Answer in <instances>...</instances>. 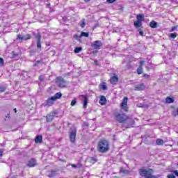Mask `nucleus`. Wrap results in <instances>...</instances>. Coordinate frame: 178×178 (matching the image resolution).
Returning a JSON list of instances; mask_svg holds the SVG:
<instances>
[{"label":"nucleus","mask_w":178,"mask_h":178,"mask_svg":"<svg viewBox=\"0 0 178 178\" xmlns=\"http://www.w3.org/2000/svg\"><path fill=\"white\" fill-rule=\"evenodd\" d=\"M97 149L99 152H107L109 151V142L106 140H101L98 143Z\"/></svg>","instance_id":"f257e3e1"},{"label":"nucleus","mask_w":178,"mask_h":178,"mask_svg":"<svg viewBox=\"0 0 178 178\" xmlns=\"http://www.w3.org/2000/svg\"><path fill=\"white\" fill-rule=\"evenodd\" d=\"M139 173L140 176L145 178H158L154 175H152V169H149V170L140 169L139 170Z\"/></svg>","instance_id":"f03ea898"},{"label":"nucleus","mask_w":178,"mask_h":178,"mask_svg":"<svg viewBox=\"0 0 178 178\" xmlns=\"http://www.w3.org/2000/svg\"><path fill=\"white\" fill-rule=\"evenodd\" d=\"M56 83L58 86V87H59V88H66V86H67V81L65 80V79H63V77L62 76H58L56 78Z\"/></svg>","instance_id":"7ed1b4c3"},{"label":"nucleus","mask_w":178,"mask_h":178,"mask_svg":"<svg viewBox=\"0 0 178 178\" xmlns=\"http://www.w3.org/2000/svg\"><path fill=\"white\" fill-rule=\"evenodd\" d=\"M115 119L120 123H123L125 120H127V115L125 114H117L115 115Z\"/></svg>","instance_id":"20e7f679"},{"label":"nucleus","mask_w":178,"mask_h":178,"mask_svg":"<svg viewBox=\"0 0 178 178\" xmlns=\"http://www.w3.org/2000/svg\"><path fill=\"white\" fill-rule=\"evenodd\" d=\"M58 114V112L56 111H52L49 114H48L46 116V120L47 122H52L54 120V118H55V115Z\"/></svg>","instance_id":"39448f33"},{"label":"nucleus","mask_w":178,"mask_h":178,"mask_svg":"<svg viewBox=\"0 0 178 178\" xmlns=\"http://www.w3.org/2000/svg\"><path fill=\"white\" fill-rule=\"evenodd\" d=\"M77 131L74 129L71 132H70V143H74L76 141V134Z\"/></svg>","instance_id":"423d86ee"},{"label":"nucleus","mask_w":178,"mask_h":178,"mask_svg":"<svg viewBox=\"0 0 178 178\" xmlns=\"http://www.w3.org/2000/svg\"><path fill=\"white\" fill-rule=\"evenodd\" d=\"M91 47L94 48V49H101V47H102V42L99 40H96L93 42L91 44Z\"/></svg>","instance_id":"0eeeda50"},{"label":"nucleus","mask_w":178,"mask_h":178,"mask_svg":"<svg viewBox=\"0 0 178 178\" xmlns=\"http://www.w3.org/2000/svg\"><path fill=\"white\" fill-rule=\"evenodd\" d=\"M121 108L127 111V97H124L121 104Z\"/></svg>","instance_id":"6e6552de"},{"label":"nucleus","mask_w":178,"mask_h":178,"mask_svg":"<svg viewBox=\"0 0 178 178\" xmlns=\"http://www.w3.org/2000/svg\"><path fill=\"white\" fill-rule=\"evenodd\" d=\"M27 166H29V168H34V166H37V161L34 159H31L28 162Z\"/></svg>","instance_id":"1a4fd4ad"},{"label":"nucleus","mask_w":178,"mask_h":178,"mask_svg":"<svg viewBox=\"0 0 178 178\" xmlns=\"http://www.w3.org/2000/svg\"><path fill=\"white\" fill-rule=\"evenodd\" d=\"M144 88H145L144 83L137 85L136 86H135V91H143Z\"/></svg>","instance_id":"9d476101"},{"label":"nucleus","mask_w":178,"mask_h":178,"mask_svg":"<svg viewBox=\"0 0 178 178\" xmlns=\"http://www.w3.org/2000/svg\"><path fill=\"white\" fill-rule=\"evenodd\" d=\"M55 101L56 100L54 99V97H51V98H49L46 101V102H47L46 105H48L49 106H51L54 105V102H55Z\"/></svg>","instance_id":"9b49d317"},{"label":"nucleus","mask_w":178,"mask_h":178,"mask_svg":"<svg viewBox=\"0 0 178 178\" xmlns=\"http://www.w3.org/2000/svg\"><path fill=\"white\" fill-rule=\"evenodd\" d=\"M110 81L111 84H116L118 81H119V78L118 77V76H114L111 78Z\"/></svg>","instance_id":"f8f14e48"},{"label":"nucleus","mask_w":178,"mask_h":178,"mask_svg":"<svg viewBox=\"0 0 178 178\" xmlns=\"http://www.w3.org/2000/svg\"><path fill=\"white\" fill-rule=\"evenodd\" d=\"M33 35L34 37V38H35V40H37L38 41H40L41 38H42V36L41 35V33H33Z\"/></svg>","instance_id":"ddd939ff"},{"label":"nucleus","mask_w":178,"mask_h":178,"mask_svg":"<svg viewBox=\"0 0 178 178\" xmlns=\"http://www.w3.org/2000/svg\"><path fill=\"white\" fill-rule=\"evenodd\" d=\"M35 143L36 144H41V143H42V136H37L35 139Z\"/></svg>","instance_id":"4468645a"},{"label":"nucleus","mask_w":178,"mask_h":178,"mask_svg":"<svg viewBox=\"0 0 178 178\" xmlns=\"http://www.w3.org/2000/svg\"><path fill=\"white\" fill-rule=\"evenodd\" d=\"M100 105H106V97L105 96H102L99 99Z\"/></svg>","instance_id":"2eb2a0df"},{"label":"nucleus","mask_w":178,"mask_h":178,"mask_svg":"<svg viewBox=\"0 0 178 178\" xmlns=\"http://www.w3.org/2000/svg\"><path fill=\"white\" fill-rule=\"evenodd\" d=\"M81 97L83 99V108L86 109V108H87V104H88V98L84 95H82Z\"/></svg>","instance_id":"dca6fc26"},{"label":"nucleus","mask_w":178,"mask_h":178,"mask_svg":"<svg viewBox=\"0 0 178 178\" xmlns=\"http://www.w3.org/2000/svg\"><path fill=\"white\" fill-rule=\"evenodd\" d=\"M149 26L152 29H157L158 28V23L155 21H152L150 23H149Z\"/></svg>","instance_id":"f3484780"},{"label":"nucleus","mask_w":178,"mask_h":178,"mask_svg":"<svg viewBox=\"0 0 178 178\" xmlns=\"http://www.w3.org/2000/svg\"><path fill=\"white\" fill-rule=\"evenodd\" d=\"M6 90H8V85L4 84V85L0 86V92H5Z\"/></svg>","instance_id":"a211bd4d"},{"label":"nucleus","mask_w":178,"mask_h":178,"mask_svg":"<svg viewBox=\"0 0 178 178\" xmlns=\"http://www.w3.org/2000/svg\"><path fill=\"white\" fill-rule=\"evenodd\" d=\"M52 97L56 101V99H60V98H62V93L57 92L54 95V96H52Z\"/></svg>","instance_id":"6ab92c4d"},{"label":"nucleus","mask_w":178,"mask_h":178,"mask_svg":"<svg viewBox=\"0 0 178 178\" xmlns=\"http://www.w3.org/2000/svg\"><path fill=\"white\" fill-rule=\"evenodd\" d=\"M165 102L166 104H173V102H175V99L168 97L165 98Z\"/></svg>","instance_id":"aec40b11"},{"label":"nucleus","mask_w":178,"mask_h":178,"mask_svg":"<svg viewBox=\"0 0 178 178\" xmlns=\"http://www.w3.org/2000/svg\"><path fill=\"white\" fill-rule=\"evenodd\" d=\"M135 27H136L137 29H138V27H141V26H143V23L141 22V21H136L134 23Z\"/></svg>","instance_id":"412c9836"},{"label":"nucleus","mask_w":178,"mask_h":178,"mask_svg":"<svg viewBox=\"0 0 178 178\" xmlns=\"http://www.w3.org/2000/svg\"><path fill=\"white\" fill-rule=\"evenodd\" d=\"M136 19L138 22H143L144 20V15L139 14L137 15Z\"/></svg>","instance_id":"4be33fe9"},{"label":"nucleus","mask_w":178,"mask_h":178,"mask_svg":"<svg viewBox=\"0 0 178 178\" xmlns=\"http://www.w3.org/2000/svg\"><path fill=\"white\" fill-rule=\"evenodd\" d=\"M90 33L88 32H81V35H79V38H81V37H89Z\"/></svg>","instance_id":"5701e85b"},{"label":"nucleus","mask_w":178,"mask_h":178,"mask_svg":"<svg viewBox=\"0 0 178 178\" xmlns=\"http://www.w3.org/2000/svg\"><path fill=\"white\" fill-rule=\"evenodd\" d=\"M49 177H55L56 176V170H51V172L48 175Z\"/></svg>","instance_id":"b1692460"},{"label":"nucleus","mask_w":178,"mask_h":178,"mask_svg":"<svg viewBox=\"0 0 178 178\" xmlns=\"http://www.w3.org/2000/svg\"><path fill=\"white\" fill-rule=\"evenodd\" d=\"M156 144L157 145H163V140H162V139H157L156 140Z\"/></svg>","instance_id":"393cba45"},{"label":"nucleus","mask_w":178,"mask_h":178,"mask_svg":"<svg viewBox=\"0 0 178 178\" xmlns=\"http://www.w3.org/2000/svg\"><path fill=\"white\" fill-rule=\"evenodd\" d=\"M83 48L81 47H76L74 50V52L75 54H79L81 51H82Z\"/></svg>","instance_id":"a878e982"},{"label":"nucleus","mask_w":178,"mask_h":178,"mask_svg":"<svg viewBox=\"0 0 178 178\" xmlns=\"http://www.w3.org/2000/svg\"><path fill=\"white\" fill-rule=\"evenodd\" d=\"M81 27H82V29H84V27L86 26V19H83L81 21V24H80Z\"/></svg>","instance_id":"bb28decb"},{"label":"nucleus","mask_w":178,"mask_h":178,"mask_svg":"<svg viewBox=\"0 0 178 178\" xmlns=\"http://www.w3.org/2000/svg\"><path fill=\"white\" fill-rule=\"evenodd\" d=\"M30 38H31V35H30L29 34L25 35L23 37L24 41H27V40H30Z\"/></svg>","instance_id":"cd10ccee"},{"label":"nucleus","mask_w":178,"mask_h":178,"mask_svg":"<svg viewBox=\"0 0 178 178\" xmlns=\"http://www.w3.org/2000/svg\"><path fill=\"white\" fill-rule=\"evenodd\" d=\"M38 49H41V40H38L36 43Z\"/></svg>","instance_id":"c85d7f7f"},{"label":"nucleus","mask_w":178,"mask_h":178,"mask_svg":"<svg viewBox=\"0 0 178 178\" xmlns=\"http://www.w3.org/2000/svg\"><path fill=\"white\" fill-rule=\"evenodd\" d=\"M137 73H138V74H143V67H139L137 69Z\"/></svg>","instance_id":"c756f323"},{"label":"nucleus","mask_w":178,"mask_h":178,"mask_svg":"<svg viewBox=\"0 0 178 178\" xmlns=\"http://www.w3.org/2000/svg\"><path fill=\"white\" fill-rule=\"evenodd\" d=\"M76 104H77V99H74L71 102V106H74Z\"/></svg>","instance_id":"7c9ffc66"},{"label":"nucleus","mask_w":178,"mask_h":178,"mask_svg":"<svg viewBox=\"0 0 178 178\" xmlns=\"http://www.w3.org/2000/svg\"><path fill=\"white\" fill-rule=\"evenodd\" d=\"M101 88H102L104 91L108 90V87H106V84L105 83L101 85Z\"/></svg>","instance_id":"2f4dec72"},{"label":"nucleus","mask_w":178,"mask_h":178,"mask_svg":"<svg viewBox=\"0 0 178 178\" xmlns=\"http://www.w3.org/2000/svg\"><path fill=\"white\" fill-rule=\"evenodd\" d=\"M120 172L121 173H124V175H127V173H129V171L127 170H124V168H121Z\"/></svg>","instance_id":"473e14b6"},{"label":"nucleus","mask_w":178,"mask_h":178,"mask_svg":"<svg viewBox=\"0 0 178 178\" xmlns=\"http://www.w3.org/2000/svg\"><path fill=\"white\" fill-rule=\"evenodd\" d=\"M5 62L3 61V58L0 57V66L1 67H2V66H3Z\"/></svg>","instance_id":"72a5a7b5"},{"label":"nucleus","mask_w":178,"mask_h":178,"mask_svg":"<svg viewBox=\"0 0 178 178\" xmlns=\"http://www.w3.org/2000/svg\"><path fill=\"white\" fill-rule=\"evenodd\" d=\"M171 38H176L177 37V33H173L170 34Z\"/></svg>","instance_id":"f704fd0d"},{"label":"nucleus","mask_w":178,"mask_h":178,"mask_svg":"<svg viewBox=\"0 0 178 178\" xmlns=\"http://www.w3.org/2000/svg\"><path fill=\"white\" fill-rule=\"evenodd\" d=\"M167 178H176L175 174H170L167 175Z\"/></svg>","instance_id":"c9c22d12"},{"label":"nucleus","mask_w":178,"mask_h":178,"mask_svg":"<svg viewBox=\"0 0 178 178\" xmlns=\"http://www.w3.org/2000/svg\"><path fill=\"white\" fill-rule=\"evenodd\" d=\"M145 63V61H144V60H140V66L139 67H143V66H144V63Z\"/></svg>","instance_id":"e433bc0d"},{"label":"nucleus","mask_w":178,"mask_h":178,"mask_svg":"<svg viewBox=\"0 0 178 178\" xmlns=\"http://www.w3.org/2000/svg\"><path fill=\"white\" fill-rule=\"evenodd\" d=\"M39 80L41 83H44V76L41 75L39 76Z\"/></svg>","instance_id":"4c0bfd02"},{"label":"nucleus","mask_w":178,"mask_h":178,"mask_svg":"<svg viewBox=\"0 0 178 178\" xmlns=\"http://www.w3.org/2000/svg\"><path fill=\"white\" fill-rule=\"evenodd\" d=\"M171 172H172V173H174V175H175V176H177L178 177V171H177V170H172Z\"/></svg>","instance_id":"58836bf2"},{"label":"nucleus","mask_w":178,"mask_h":178,"mask_svg":"<svg viewBox=\"0 0 178 178\" xmlns=\"http://www.w3.org/2000/svg\"><path fill=\"white\" fill-rule=\"evenodd\" d=\"M138 31H139L140 35H141L142 37H144V32L141 31V29H138Z\"/></svg>","instance_id":"ea45409f"},{"label":"nucleus","mask_w":178,"mask_h":178,"mask_svg":"<svg viewBox=\"0 0 178 178\" xmlns=\"http://www.w3.org/2000/svg\"><path fill=\"white\" fill-rule=\"evenodd\" d=\"M108 3H113V2H116V0H106Z\"/></svg>","instance_id":"a19ab883"},{"label":"nucleus","mask_w":178,"mask_h":178,"mask_svg":"<svg viewBox=\"0 0 178 178\" xmlns=\"http://www.w3.org/2000/svg\"><path fill=\"white\" fill-rule=\"evenodd\" d=\"M71 166H72V168H81V165H76V164H72Z\"/></svg>","instance_id":"79ce46f5"},{"label":"nucleus","mask_w":178,"mask_h":178,"mask_svg":"<svg viewBox=\"0 0 178 178\" xmlns=\"http://www.w3.org/2000/svg\"><path fill=\"white\" fill-rule=\"evenodd\" d=\"M17 38H18V40H23V36H22V35H20V34H19V35H17Z\"/></svg>","instance_id":"37998d69"},{"label":"nucleus","mask_w":178,"mask_h":178,"mask_svg":"<svg viewBox=\"0 0 178 178\" xmlns=\"http://www.w3.org/2000/svg\"><path fill=\"white\" fill-rule=\"evenodd\" d=\"M74 38H75V40H79V38H80V36H79L78 35H74Z\"/></svg>","instance_id":"c03bdc74"},{"label":"nucleus","mask_w":178,"mask_h":178,"mask_svg":"<svg viewBox=\"0 0 178 178\" xmlns=\"http://www.w3.org/2000/svg\"><path fill=\"white\" fill-rule=\"evenodd\" d=\"M143 77H145V79H148V77H149V75L144 74Z\"/></svg>","instance_id":"a18cd8bd"},{"label":"nucleus","mask_w":178,"mask_h":178,"mask_svg":"<svg viewBox=\"0 0 178 178\" xmlns=\"http://www.w3.org/2000/svg\"><path fill=\"white\" fill-rule=\"evenodd\" d=\"M176 29H177V26H172L171 31H175V30H176Z\"/></svg>","instance_id":"49530a36"},{"label":"nucleus","mask_w":178,"mask_h":178,"mask_svg":"<svg viewBox=\"0 0 178 178\" xmlns=\"http://www.w3.org/2000/svg\"><path fill=\"white\" fill-rule=\"evenodd\" d=\"M6 118H8L9 119V118H10V113H8L7 115H6Z\"/></svg>","instance_id":"de8ad7c7"},{"label":"nucleus","mask_w":178,"mask_h":178,"mask_svg":"<svg viewBox=\"0 0 178 178\" xmlns=\"http://www.w3.org/2000/svg\"><path fill=\"white\" fill-rule=\"evenodd\" d=\"M3 154V152L0 150V158H1V156H2Z\"/></svg>","instance_id":"09e8293b"},{"label":"nucleus","mask_w":178,"mask_h":178,"mask_svg":"<svg viewBox=\"0 0 178 178\" xmlns=\"http://www.w3.org/2000/svg\"><path fill=\"white\" fill-rule=\"evenodd\" d=\"M13 111H14L15 113H17V110L16 108H14Z\"/></svg>","instance_id":"8fccbe9b"},{"label":"nucleus","mask_w":178,"mask_h":178,"mask_svg":"<svg viewBox=\"0 0 178 178\" xmlns=\"http://www.w3.org/2000/svg\"><path fill=\"white\" fill-rule=\"evenodd\" d=\"M172 115H173V116H177V114L176 113V112H173Z\"/></svg>","instance_id":"3c124183"},{"label":"nucleus","mask_w":178,"mask_h":178,"mask_svg":"<svg viewBox=\"0 0 178 178\" xmlns=\"http://www.w3.org/2000/svg\"><path fill=\"white\" fill-rule=\"evenodd\" d=\"M15 6H19V4H17V2H15Z\"/></svg>","instance_id":"603ef678"},{"label":"nucleus","mask_w":178,"mask_h":178,"mask_svg":"<svg viewBox=\"0 0 178 178\" xmlns=\"http://www.w3.org/2000/svg\"><path fill=\"white\" fill-rule=\"evenodd\" d=\"M84 2H90V0H84Z\"/></svg>","instance_id":"864d4df0"},{"label":"nucleus","mask_w":178,"mask_h":178,"mask_svg":"<svg viewBox=\"0 0 178 178\" xmlns=\"http://www.w3.org/2000/svg\"><path fill=\"white\" fill-rule=\"evenodd\" d=\"M97 161V159H94V158H92V161Z\"/></svg>","instance_id":"5fc2aeb1"},{"label":"nucleus","mask_w":178,"mask_h":178,"mask_svg":"<svg viewBox=\"0 0 178 178\" xmlns=\"http://www.w3.org/2000/svg\"><path fill=\"white\" fill-rule=\"evenodd\" d=\"M177 165H178V163H177Z\"/></svg>","instance_id":"6e6d98bb"}]
</instances>
